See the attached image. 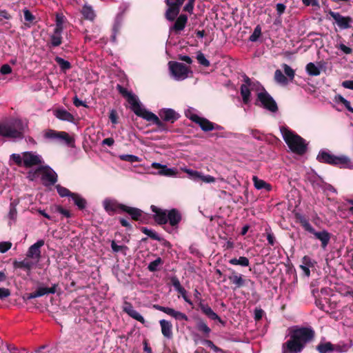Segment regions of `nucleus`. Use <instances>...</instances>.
Wrapping results in <instances>:
<instances>
[{
  "label": "nucleus",
  "instance_id": "f257e3e1",
  "mask_svg": "<svg viewBox=\"0 0 353 353\" xmlns=\"http://www.w3.org/2000/svg\"><path fill=\"white\" fill-rule=\"evenodd\" d=\"M290 339L282 345V353H299L312 341L315 332L312 327H295L290 331Z\"/></svg>",
  "mask_w": 353,
  "mask_h": 353
},
{
  "label": "nucleus",
  "instance_id": "f03ea898",
  "mask_svg": "<svg viewBox=\"0 0 353 353\" xmlns=\"http://www.w3.org/2000/svg\"><path fill=\"white\" fill-rule=\"evenodd\" d=\"M280 130L283 140L292 152L299 155L306 152L307 144L305 139L286 127L282 126Z\"/></svg>",
  "mask_w": 353,
  "mask_h": 353
},
{
  "label": "nucleus",
  "instance_id": "7ed1b4c3",
  "mask_svg": "<svg viewBox=\"0 0 353 353\" xmlns=\"http://www.w3.org/2000/svg\"><path fill=\"white\" fill-rule=\"evenodd\" d=\"M24 125L23 122L17 119L11 123H0V135L10 139H22L24 132Z\"/></svg>",
  "mask_w": 353,
  "mask_h": 353
},
{
  "label": "nucleus",
  "instance_id": "20e7f679",
  "mask_svg": "<svg viewBox=\"0 0 353 353\" xmlns=\"http://www.w3.org/2000/svg\"><path fill=\"white\" fill-rule=\"evenodd\" d=\"M258 102L261 107L271 112L275 113L279 110L276 102L263 86H261V91L256 94L255 105H259Z\"/></svg>",
  "mask_w": 353,
  "mask_h": 353
},
{
  "label": "nucleus",
  "instance_id": "39448f33",
  "mask_svg": "<svg viewBox=\"0 0 353 353\" xmlns=\"http://www.w3.org/2000/svg\"><path fill=\"white\" fill-rule=\"evenodd\" d=\"M116 88L119 94L127 99L128 102L130 104L131 110L136 115L139 114L142 108L137 97L120 84H117Z\"/></svg>",
  "mask_w": 353,
  "mask_h": 353
},
{
  "label": "nucleus",
  "instance_id": "423d86ee",
  "mask_svg": "<svg viewBox=\"0 0 353 353\" xmlns=\"http://www.w3.org/2000/svg\"><path fill=\"white\" fill-rule=\"evenodd\" d=\"M43 137L47 139H58L63 141L69 146H73L74 143V138L64 131H56L52 129H48L44 132Z\"/></svg>",
  "mask_w": 353,
  "mask_h": 353
},
{
  "label": "nucleus",
  "instance_id": "0eeeda50",
  "mask_svg": "<svg viewBox=\"0 0 353 353\" xmlns=\"http://www.w3.org/2000/svg\"><path fill=\"white\" fill-rule=\"evenodd\" d=\"M168 65L170 71L175 79L183 80L188 77L189 69L183 63L176 61H170Z\"/></svg>",
  "mask_w": 353,
  "mask_h": 353
},
{
  "label": "nucleus",
  "instance_id": "6e6552de",
  "mask_svg": "<svg viewBox=\"0 0 353 353\" xmlns=\"http://www.w3.org/2000/svg\"><path fill=\"white\" fill-rule=\"evenodd\" d=\"M40 176L45 186L54 185L58 179L57 173L48 165H41Z\"/></svg>",
  "mask_w": 353,
  "mask_h": 353
},
{
  "label": "nucleus",
  "instance_id": "1a4fd4ad",
  "mask_svg": "<svg viewBox=\"0 0 353 353\" xmlns=\"http://www.w3.org/2000/svg\"><path fill=\"white\" fill-rule=\"evenodd\" d=\"M137 116L140 117L146 121H150L153 124L157 125L158 130L161 132H168V130L166 125L162 121H161L155 114L147 110L145 108H142V110L139 112V114H137Z\"/></svg>",
  "mask_w": 353,
  "mask_h": 353
},
{
  "label": "nucleus",
  "instance_id": "9d476101",
  "mask_svg": "<svg viewBox=\"0 0 353 353\" xmlns=\"http://www.w3.org/2000/svg\"><path fill=\"white\" fill-rule=\"evenodd\" d=\"M22 154L23 166L26 168L35 165L41 166L43 163L42 157L32 152H25Z\"/></svg>",
  "mask_w": 353,
  "mask_h": 353
},
{
  "label": "nucleus",
  "instance_id": "9b49d317",
  "mask_svg": "<svg viewBox=\"0 0 353 353\" xmlns=\"http://www.w3.org/2000/svg\"><path fill=\"white\" fill-rule=\"evenodd\" d=\"M105 210L109 215L112 216L115 213L123 212L125 205L119 203L116 200L105 199L103 203Z\"/></svg>",
  "mask_w": 353,
  "mask_h": 353
},
{
  "label": "nucleus",
  "instance_id": "f8f14e48",
  "mask_svg": "<svg viewBox=\"0 0 353 353\" xmlns=\"http://www.w3.org/2000/svg\"><path fill=\"white\" fill-rule=\"evenodd\" d=\"M192 121L198 124L201 129L204 132H210L213 130V122L204 117H201L196 114H186Z\"/></svg>",
  "mask_w": 353,
  "mask_h": 353
},
{
  "label": "nucleus",
  "instance_id": "ddd939ff",
  "mask_svg": "<svg viewBox=\"0 0 353 353\" xmlns=\"http://www.w3.org/2000/svg\"><path fill=\"white\" fill-rule=\"evenodd\" d=\"M150 209H151L152 212H154L153 219L158 225H165L166 223H168V220H167L168 210H167L161 209L154 205H152L150 206Z\"/></svg>",
  "mask_w": 353,
  "mask_h": 353
},
{
  "label": "nucleus",
  "instance_id": "4468645a",
  "mask_svg": "<svg viewBox=\"0 0 353 353\" xmlns=\"http://www.w3.org/2000/svg\"><path fill=\"white\" fill-rule=\"evenodd\" d=\"M332 19L341 30L348 29L351 28V23L353 19L350 17H344L339 12H332Z\"/></svg>",
  "mask_w": 353,
  "mask_h": 353
},
{
  "label": "nucleus",
  "instance_id": "2eb2a0df",
  "mask_svg": "<svg viewBox=\"0 0 353 353\" xmlns=\"http://www.w3.org/2000/svg\"><path fill=\"white\" fill-rule=\"evenodd\" d=\"M199 308L201 310L202 313L205 314L208 318L211 320H216L223 325H225V321H223L219 316L215 313L212 308L208 305V304L205 303L203 301H200L198 304Z\"/></svg>",
  "mask_w": 353,
  "mask_h": 353
},
{
  "label": "nucleus",
  "instance_id": "dca6fc26",
  "mask_svg": "<svg viewBox=\"0 0 353 353\" xmlns=\"http://www.w3.org/2000/svg\"><path fill=\"white\" fill-rule=\"evenodd\" d=\"M167 220L172 228L177 229L182 220V214L177 209L172 208L168 210Z\"/></svg>",
  "mask_w": 353,
  "mask_h": 353
},
{
  "label": "nucleus",
  "instance_id": "f3484780",
  "mask_svg": "<svg viewBox=\"0 0 353 353\" xmlns=\"http://www.w3.org/2000/svg\"><path fill=\"white\" fill-rule=\"evenodd\" d=\"M159 115L164 121L171 123H174L180 117V114L171 108H163L160 110Z\"/></svg>",
  "mask_w": 353,
  "mask_h": 353
},
{
  "label": "nucleus",
  "instance_id": "a211bd4d",
  "mask_svg": "<svg viewBox=\"0 0 353 353\" xmlns=\"http://www.w3.org/2000/svg\"><path fill=\"white\" fill-rule=\"evenodd\" d=\"M188 22V16L184 14H180L175 20L174 23L170 27V32H174L179 34L185 27Z\"/></svg>",
  "mask_w": 353,
  "mask_h": 353
},
{
  "label": "nucleus",
  "instance_id": "6ab92c4d",
  "mask_svg": "<svg viewBox=\"0 0 353 353\" xmlns=\"http://www.w3.org/2000/svg\"><path fill=\"white\" fill-rule=\"evenodd\" d=\"M332 165H338L341 168L353 169V162L347 156H334L332 154Z\"/></svg>",
  "mask_w": 353,
  "mask_h": 353
},
{
  "label": "nucleus",
  "instance_id": "aec40b11",
  "mask_svg": "<svg viewBox=\"0 0 353 353\" xmlns=\"http://www.w3.org/2000/svg\"><path fill=\"white\" fill-rule=\"evenodd\" d=\"M123 310L131 318L139 321L142 324H145V321L144 318L136 310L134 309L132 305L130 303L127 301L124 302Z\"/></svg>",
  "mask_w": 353,
  "mask_h": 353
},
{
  "label": "nucleus",
  "instance_id": "412c9836",
  "mask_svg": "<svg viewBox=\"0 0 353 353\" xmlns=\"http://www.w3.org/2000/svg\"><path fill=\"white\" fill-rule=\"evenodd\" d=\"M123 212L128 213L132 220L140 221L141 223H145L143 220L144 217H143L145 216L144 212L141 209L125 205Z\"/></svg>",
  "mask_w": 353,
  "mask_h": 353
},
{
  "label": "nucleus",
  "instance_id": "4be33fe9",
  "mask_svg": "<svg viewBox=\"0 0 353 353\" xmlns=\"http://www.w3.org/2000/svg\"><path fill=\"white\" fill-rule=\"evenodd\" d=\"M62 31L63 28L58 27L54 29L52 34L50 37V41L47 44L49 48L57 47L62 43Z\"/></svg>",
  "mask_w": 353,
  "mask_h": 353
},
{
  "label": "nucleus",
  "instance_id": "5701e85b",
  "mask_svg": "<svg viewBox=\"0 0 353 353\" xmlns=\"http://www.w3.org/2000/svg\"><path fill=\"white\" fill-rule=\"evenodd\" d=\"M44 245L43 240H39L35 243L32 245L27 252V256L28 258H35L37 260L41 257V250L40 248Z\"/></svg>",
  "mask_w": 353,
  "mask_h": 353
},
{
  "label": "nucleus",
  "instance_id": "b1692460",
  "mask_svg": "<svg viewBox=\"0 0 353 353\" xmlns=\"http://www.w3.org/2000/svg\"><path fill=\"white\" fill-rule=\"evenodd\" d=\"M231 274L228 276V279L232 284L235 285L233 289L240 288L245 285V280L243 279V275L238 274L232 269H229Z\"/></svg>",
  "mask_w": 353,
  "mask_h": 353
},
{
  "label": "nucleus",
  "instance_id": "393cba45",
  "mask_svg": "<svg viewBox=\"0 0 353 353\" xmlns=\"http://www.w3.org/2000/svg\"><path fill=\"white\" fill-rule=\"evenodd\" d=\"M34 265V263L27 259H25L21 261H14L13 262V266L14 268H20L24 270L27 272L28 275H30Z\"/></svg>",
  "mask_w": 353,
  "mask_h": 353
},
{
  "label": "nucleus",
  "instance_id": "a878e982",
  "mask_svg": "<svg viewBox=\"0 0 353 353\" xmlns=\"http://www.w3.org/2000/svg\"><path fill=\"white\" fill-rule=\"evenodd\" d=\"M159 324L163 336L168 339H171L173 336L172 323L168 321L163 319L159 321Z\"/></svg>",
  "mask_w": 353,
  "mask_h": 353
},
{
  "label": "nucleus",
  "instance_id": "bb28decb",
  "mask_svg": "<svg viewBox=\"0 0 353 353\" xmlns=\"http://www.w3.org/2000/svg\"><path fill=\"white\" fill-rule=\"evenodd\" d=\"M195 327L205 337H209L211 332V329L203 319L200 318L198 319L196 321Z\"/></svg>",
  "mask_w": 353,
  "mask_h": 353
},
{
  "label": "nucleus",
  "instance_id": "cd10ccee",
  "mask_svg": "<svg viewBox=\"0 0 353 353\" xmlns=\"http://www.w3.org/2000/svg\"><path fill=\"white\" fill-rule=\"evenodd\" d=\"M305 70L308 75L318 76L320 74L321 71L325 70V68L323 64L319 63L316 65L314 63L310 62L306 65Z\"/></svg>",
  "mask_w": 353,
  "mask_h": 353
},
{
  "label": "nucleus",
  "instance_id": "c85d7f7f",
  "mask_svg": "<svg viewBox=\"0 0 353 353\" xmlns=\"http://www.w3.org/2000/svg\"><path fill=\"white\" fill-rule=\"evenodd\" d=\"M54 115L59 120L73 122L74 116L64 109H57L54 112Z\"/></svg>",
  "mask_w": 353,
  "mask_h": 353
},
{
  "label": "nucleus",
  "instance_id": "c756f323",
  "mask_svg": "<svg viewBox=\"0 0 353 353\" xmlns=\"http://www.w3.org/2000/svg\"><path fill=\"white\" fill-rule=\"evenodd\" d=\"M310 233L313 234L317 239L321 241V246L323 248H325L327 245L330 239V234L327 232H316L314 229V232Z\"/></svg>",
  "mask_w": 353,
  "mask_h": 353
},
{
  "label": "nucleus",
  "instance_id": "7c9ffc66",
  "mask_svg": "<svg viewBox=\"0 0 353 353\" xmlns=\"http://www.w3.org/2000/svg\"><path fill=\"white\" fill-rule=\"evenodd\" d=\"M252 181L254 183V188L257 190L264 189L267 192L272 190V185L265 182L264 180L259 179L256 176H252Z\"/></svg>",
  "mask_w": 353,
  "mask_h": 353
},
{
  "label": "nucleus",
  "instance_id": "2f4dec72",
  "mask_svg": "<svg viewBox=\"0 0 353 353\" xmlns=\"http://www.w3.org/2000/svg\"><path fill=\"white\" fill-rule=\"evenodd\" d=\"M72 199L73 200L74 205L77 206L79 210H83L85 208L87 205L86 200L81 196L79 194L74 193L72 194Z\"/></svg>",
  "mask_w": 353,
  "mask_h": 353
},
{
  "label": "nucleus",
  "instance_id": "473e14b6",
  "mask_svg": "<svg viewBox=\"0 0 353 353\" xmlns=\"http://www.w3.org/2000/svg\"><path fill=\"white\" fill-rule=\"evenodd\" d=\"M296 219L299 221L301 226L307 232H313L314 228L309 223L308 220L303 215L300 214H296Z\"/></svg>",
  "mask_w": 353,
  "mask_h": 353
},
{
  "label": "nucleus",
  "instance_id": "72a5a7b5",
  "mask_svg": "<svg viewBox=\"0 0 353 353\" xmlns=\"http://www.w3.org/2000/svg\"><path fill=\"white\" fill-rule=\"evenodd\" d=\"M81 14L84 19L90 21H93L96 17L95 13L90 6H83L81 10Z\"/></svg>",
  "mask_w": 353,
  "mask_h": 353
},
{
  "label": "nucleus",
  "instance_id": "f704fd0d",
  "mask_svg": "<svg viewBox=\"0 0 353 353\" xmlns=\"http://www.w3.org/2000/svg\"><path fill=\"white\" fill-rule=\"evenodd\" d=\"M229 263L234 265H240L247 267L250 265L249 259L245 256H240L239 258H232L229 260Z\"/></svg>",
  "mask_w": 353,
  "mask_h": 353
},
{
  "label": "nucleus",
  "instance_id": "c9c22d12",
  "mask_svg": "<svg viewBox=\"0 0 353 353\" xmlns=\"http://www.w3.org/2000/svg\"><path fill=\"white\" fill-rule=\"evenodd\" d=\"M250 88H247V85H241L240 92L242 97L243 102L245 104H248L250 101Z\"/></svg>",
  "mask_w": 353,
  "mask_h": 353
},
{
  "label": "nucleus",
  "instance_id": "e433bc0d",
  "mask_svg": "<svg viewBox=\"0 0 353 353\" xmlns=\"http://www.w3.org/2000/svg\"><path fill=\"white\" fill-rule=\"evenodd\" d=\"M54 61L59 65L61 70L63 72H66L72 68L71 63L60 57H56Z\"/></svg>",
  "mask_w": 353,
  "mask_h": 353
},
{
  "label": "nucleus",
  "instance_id": "4c0bfd02",
  "mask_svg": "<svg viewBox=\"0 0 353 353\" xmlns=\"http://www.w3.org/2000/svg\"><path fill=\"white\" fill-rule=\"evenodd\" d=\"M179 10L168 7L165 13V17L169 21H174L176 19V17L179 14Z\"/></svg>",
  "mask_w": 353,
  "mask_h": 353
},
{
  "label": "nucleus",
  "instance_id": "58836bf2",
  "mask_svg": "<svg viewBox=\"0 0 353 353\" xmlns=\"http://www.w3.org/2000/svg\"><path fill=\"white\" fill-rule=\"evenodd\" d=\"M334 101L337 103H342L348 111L353 113V108L351 107L350 102L341 94H336L334 97Z\"/></svg>",
  "mask_w": 353,
  "mask_h": 353
},
{
  "label": "nucleus",
  "instance_id": "ea45409f",
  "mask_svg": "<svg viewBox=\"0 0 353 353\" xmlns=\"http://www.w3.org/2000/svg\"><path fill=\"white\" fill-rule=\"evenodd\" d=\"M317 306L322 310L329 312V309H331V302L329 298L324 296L321 297L319 303H317Z\"/></svg>",
  "mask_w": 353,
  "mask_h": 353
},
{
  "label": "nucleus",
  "instance_id": "a19ab883",
  "mask_svg": "<svg viewBox=\"0 0 353 353\" xmlns=\"http://www.w3.org/2000/svg\"><path fill=\"white\" fill-rule=\"evenodd\" d=\"M163 264V261L161 257H158L154 261L150 262L148 266L150 272H154L159 270V266Z\"/></svg>",
  "mask_w": 353,
  "mask_h": 353
},
{
  "label": "nucleus",
  "instance_id": "79ce46f5",
  "mask_svg": "<svg viewBox=\"0 0 353 353\" xmlns=\"http://www.w3.org/2000/svg\"><path fill=\"white\" fill-rule=\"evenodd\" d=\"M141 231L153 240L159 241L161 240V238L159 236V234L152 230L148 229L145 227H142L141 228Z\"/></svg>",
  "mask_w": 353,
  "mask_h": 353
},
{
  "label": "nucleus",
  "instance_id": "37998d69",
  "mask_svg": "<svg viewBox=\"0 0 353 353\" xmlns=\"http://www.w3.org/2000/svg\"><path fill=\"white\" fill-rule=\"evenodd\" d=\"M334 289L343 296L351 295L353 296V291L350 290V288L347 286H342L336 284V286H334Z\"/></svg>",
  "mask_w": 353,
  "mask_h": 353
},
{
  "label": "nucleus",
  "instance_id": "c03bdc74",
  "mask_svg": "<svg viewBox=\"0 0 353 353\" xmlns=\"http://www.w3.org/2000/svg\"><path fill=\"white\" fill-rule=\"evenodd\" d=\"M317 160L321 163L331 164V154L326 152L321 151L317 156Z\"/></svg>",
  "mask_w": 353,
  "mask_h": 353
},
{
  "label": "nucleus",
  "instance_id": "a18cd8bd",
  "mask_svg": "<svg viewBox=\"0 0 353 353\" xmlns=\"http://www.w3.org/2000/svg\"><path fill=\"white\" fill-rule=\"evenodd\" d=\"M274 79L279 83L286 85L288 83L287 77L283 74L280 70H276L274 72Z\"/></svg>",
  "mask_w": 353,
  "mask_h": 353
},
{
  "label": "nucleus",
  "instance_id": "49530a36",
  "mask_svg": "<svg viewBox=\"0 0 353 353\" xmlns=\"http://www.w3.org/2000/svg\"><path fill=\"white\" fill-rule=\"evenodd\" d=\"M56 189H57L58 194L61 197H65V196L72 197V194H74L73 192H71L68 188L63 187L61 185H57Z\"/></svg>",
  "mask_w": 353,
  "mask_h": 353
},
{
  "label": "nucleus",
  "instance_id": "de8ad7c7",
  "mask_svg": "<svg viewBox=\"0 0 353 353\" xmlns=\"http://www.w3.org/2000/svg\"><path fill=\"white\" fill-rule=\"evenodd\" d=\"M153 307L159 311L163 312L167 314L168 315L171 316L172 317H174V313L176 311L175 310H174L171 307H164V306H161L160 305H154Z\"/></svg>",
  "mask_w": 353,
  "mask_h": 353
},
{
  "label": "nucleus",
  "instance_id": "09e8293b",
  "mask_svg": "<svg viewBox=\"0 0 353 353\" xmlns=\"http://www.w3.org/2000/svg\"><path fill=\"white\" fill-rule=\"evenodd\" d=\"M119 159L130 163L139 162L141 161L139 157L133 154H121L119 155Z\"/></svg>",
  "mask_w": 353,
  "mask_h": 353
},
{
  "label": "nucleus",
  "instance_id": "8fccbe9b",
  "mask_svg": "<svg viewBox=\"0 0 353 353\" xmlns=\"http://www.w3.org/2000/svg\"><path fill=\"white\" fill-rule=\"evenodd\" d=\"M185 1V0H165V3L168 7L174 8L180 10V8Z\"/></svg>",
  "mask_w": 353,
  "mask_h": 353
},
{
  "label": "nucleus",
  "instance_id": "3c124183",
  "mask_svg": "<svg viewBox=\"0 0 353 353\" xmlns=\"http://www.w3.org/2000/svg\"><path fill=\"white\" fill-rule=\"evenodd\" d=\"M111 248L113 252H121L124 255L126 254L125 252L128 250V248L126 245H118L114 241L111 242Z\"/></svg>",
  "mask_w": 353,
  "mask_h": 353
},
{
  "label": "nucleus",
  "instance_id": "603ef678",
  "mask_svg": "<svg viewBox=\"0 0 353 353\" xmlns=\"http://www.w3.org/2000/svg\"><path fill=\"white\" fill-rule=\"evenodd\" d=\"M41 166H39L37 169L35 170H31L30 171L28 172V176H27V178L30 181H34L37 178H38L39 176H40V170H41Z\"/></svg>",
  "mask_w": 353,
  "mask_h": 353
},
{
  "label": "nucleus",
  "instance_id": "864d4df0",
  "mask_svg": "<svg viewBox=\"0 0 353 353\" xmlns=\"http://www.w3.org/2000/svg\"><path fill=\"white\" fill-rule=\"evenodd\" d=\"M261 35V28L259 25H257L252 34L250 36L249 40L252 42L256 41L260 36Z\"/></svg>",
  "mask_w": 353,
  "mask_h": 353
},
{
  "label": "nucleus",
  "instance_id": "5fc2aeb1",
  "mask_svg": "<svg viewBox=\"0 0 353 353\" xmlns=\"http://www.w3.org/2000/svg\"><path fill=\"white\" fill-rule=\"evenodd\" d=\"M316 350L320 353H330L331 352V342H327L324 344H319L316 347Z\"/></svg>",
  "mask_w": 353,
  "mask_h": 353
},
{
  "label": "nucleus",
  "instance_id": "6e6d98bb",
  "mask_svg": "<svg viewBox=\"0 0 353 353\" xmlns=\"http://www.w3.org/2000/svg\"><path fill=\"white\" fill-rule=\"evenodd\" d=\"M184 172L189 175L191 179L199 181V178L201 177V173L199 172L190 169H185Z\"/></svg>",
  "mask_w": 353,
  "mask_h": 353
},
{
  "label": "nucleus",
  "instance_id": "4d7b16f0",
  "mask_svg": "<svg viewBox=\"0 0 353 353\" xmlns=\"http://www.w3.org/2000/svg\"><path fill=\"white\" fill-rule=\"evenodd\" d=\"M198 62L204 67H209L210 65V61L205 57L201 52H199L196 55Z\"/></svg>",
  "mask_w": 353,
  "mask_h": 353
},
{
  "label": "nucleus",
  "instance_id": "13d9d810",
  "mask_svg": "<svg viewBox=\"0 0 353 353\" xmlns=\"http://www.w3.org/2000/svg\"><path fill=\"white\" fill-rule=\"evenodd\" d=\"M23 15H24V19L26 20V21L29 23L28 26L30 27V24H31L34 22V21L35 19V17L28 9H24L23 10Z\"/></svg>",
  "mask_w": 353,
  "mask_h": 353
},
{
  "label": "nucleus",
  "instance_id": "bf43d9fd",
  "mask_svg": "<svg viewBox=\"0 0 353 353\" xmlns=\"http://www.w3.org/2000/svg\"><path fill=\"white\" fill-rule=\"evenodd\" d=\"M159 173L161 175L171 176L175 174V171L173 169L168 168L166 165H163Z\"/></svg>",
  "mask_w": 353,
  "mask_h": 353
},
{
  "label": "nucleus",
  "instance_id": "052dcab7",
  "mask_svg": "<svg viewBox=\"0 0 353 353\" xmlns=\"http://www.w3.org/2000/svg\"><path fill=\"white\" fill-rule=\"evenodd\" d=\"M283 68L286 76H288L290 80H292L294 77V70L288 65L284 63Z\"/></svg>",
  "mask_w": 353,
  "mask_h": 353
},
{
  "label": "nucleus",
  "instance_id": "680f3d73",
  "mask_svg": "<svg viewBox=\"0 0 353 353\" xmlns=\"http://www.w3.org/2000/svg\"><path fill=\"white\" fill-rule=\"evenodd\" d=\"M243 80H244V84H242L241 85H247V88H251L252 90L254 89V87L257 85H259V86H262L259 84V83L258 81L256 82H252L251 81V79L247 76V75H244L243 77Z\"/></svg>",
  "mask_w": 353,
  "mask_h": 353
},
{
  "label": "nucleus",
  "instance_id": "e2e57ef3",
  "mask_svg": "<svg viewBox=\"0 0 353 353\" xmlns=\"http://www.w3.org/2000/svg\"><path fill=\"white\" fill-rule=\"evenodd\" d=\"M10 160L13 161L17 165L21 167L23 165V156L21 157L19 154H12L10 155Z\"/></svg>",
  "mask_w": 353,
  "mask_h": 353
},
{
  "label": "nucleus",
  "instance_id": "0e129e2a",
  "mask_svg": "<svg viewBox=\"0 0 353 353\" xmlns=\"http://www.w3.org/2000/svg\"><path fill=\"white\" fill-rule=\"evenodd\" d=\"M12 244L10 241L0 242V253L4 254L8 252L12 247Z\"/></svg>",
  "mask_w": 353,
  "mask_h": 353
},
{
  "label": "nucleus",
  "instance_id": "69168bd1",
  "mask_svg": "<svg viewBox=\"0 0 353 353\" xmlns=\"http://www.w3.org/2000/svg\"><path fill=\"white\" fill-rule=\"evenodd\" d=\"M55 209H56L57 212H58L59 213L61 214L62 215H63L66 218H70L71 216L70 212L68 210L64 209L61 205H57L55 207Z\"/></svg>",
  "mask_w": 353,
  "mask_h": 353
},
{
  "label": "nucleus",
  "instance_id": "338daca9",
  "mask_svg": "<svg viewBox=\"0 0 353 353\" xmlns=\"http://www.w3.org/2000/svg\"><path fill=\"white\" fill-rule=\"evenodd\" d=\"M173 318H174L176 320H179V321H188L189 320L188 316L185 314L179 312V311H175Z\"/></svg>",
  "mask_w": 353,
  "mask_h": 353
},
{
  "label": "nucleus",
  "instance_id": "774afa93",
  "mask_svg": "<svg viewBox=\"0 0 353 353\" xmlns=\"http://www.w3.org/2000/svg\"><path fill=\"white\" fill-rule=\"evenodd\" d=\"M109 119L113 124H117L118 123V114L115 110L112 109L110 110Z\"/></svg>",
  "mask_w": 353,
  "mask_h": 353
}]
</instances>
